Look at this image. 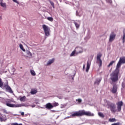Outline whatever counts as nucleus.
Masks as SVG:
<instances>
[{"label": "nucleus", "instance_id": "6e6552de", "mask_svg": "<svg viewBox=\"0 0 125 125\" xmlns=\"http://www.w3.org/2000/svg\"><path fill=\"white\" fill-rule=\"evenodd\" d=\"M110 83L111 84H112L113 86L111 90H110L111 92H112V93H113V94L117 93V92L118 91V85L116 83Z\"/></svg>", "mask_w": 125, "mask_h": 125}, {"label": "nucleus", "instance_id": "37998d69", "mask_svg": "<svg viewBox=\"0 0 125 125\" xmlns=\"http://www.w3.org/2000/svg\"><path fill=\"white\" fill-rule=\"evenodd\" d=\"M77 101H79V99H77Z\"/></svg>", "mask_w": 125, "mask_h": 125}, {"label": "nucleus", "instance_id": "9d476101", "mask_svg": "<svg viewBox=\"0 0 125 125\" xmlns=\"http://www.w3.org/2000/svg\"><path fill=\"white\" fill-rule=\"evenodd\" d=\"M90 65H91V61H88L87 62V66L86 68V73H88V71H89V69L90 68Z\"/></svg>", "mask_w": 125, "mask_h": 125}, {"label": "nucleus", "instance_id": "4c0bfd02", "mask_svg": "<svg viewBox=\"0 0 125 125\" xmlns=\"http://www.w3.org/2000/svg\"><path fill=\"white\" fill-rule=\"evenodd\" d=\"M2 1H3V0H0V3H1V2H2Z\"/></svg>", "mask_w": 125, "mask_h": 125}, {"label": "nucleus", "instance_id": "39448f33", "mask_svg": "<svg viewBox=\"0 0 125 125\" xmlns=\"http://www.w3.org/2000/svg\"><path fill=\"white\" fill-rule=\"evenodd\" d=\"M42 27L44 32L45 35L46 37H48V36H50V28H49V27L47 26L45 24H43L42 25Z\"/></svg>", "mask_w": 125, "mask_h": 125}, {"label": "nucleus", "instance_id": "bb28decb", "mask_svg": "<svg viewBox=\"0 0 125 125\" xmlns=\"http://www.w3.org/2000/svg\"><path fill=\"white\" fill-rule=\"evenodd\" d=\"M100 82H101V81L100 80H97L96 82H95L94 83V84H98V85H99V83H100Z\"/></svg>", "mask_w": 125, "mask_h": 125}, {"label": "nucleus", "instance_id": "dca6fc26", "mask_svg": "<svg viewBox=\"0 0 125 125\" xmlns=\"http://www.w3.org/2000/svg\"><path fill=\"white\" fill-rule=\"evenodd\" d=\"M77 55V51L76 50H74L70 55V57H72V56H76Z\"/></svg>", "mask_w": 125, "mask_h": 125}, {"label": "nucleus", "instance_id": "a878e982", "mask_svg": "<svg viewBox=\"0 0 125 125\" xmlns=\"http://www.w3.org/2000/svg\"><path fill=\"white\" fill-rule=\"evenodd\" d=\"M20 47L21 49H22V51H25V49L23 48V45H22V44H20Z\"/></svg>", "mask_w": 125, "mask_h": 125}, {"label": "nucleus", "instance_id": "e433bc0d", "mask_svg": "<svg viewBox=\"0 0 125 125\" xmlns=\"http://www.w3.org/2000/svg\"><path fill=\"white\" fill-rule=\"evenodd\" d=\"M82 102V99H79V103H81Z\"/></svg>", "mask_w": 125, "mask_h": 125}, {"label": "nucleus", "instance_id": "412c9836", "mask_svg": "<svg viewBox=\"0 0 125 125\" xmlns=\"http://www.w3.org/2000/svg\"><path fill=\"white\" fill-rule=\"evenodd\" d=\"M114 63H115V61H113L111 62H110V63L107 65L108 68H109V67L110 66H112V65H113V64H114Z\"/></svg>", "mask_w": 125, "mask_h": 125}, {"label": "nucleus", "instance_id": "20e7f679", "mask_svg": "<svg viewBox=\"0 0 125 125\" xmlns=\"http://www.w3.org/2000/svg\"><path fill=\"white\" fill-rule=\"evenodd\" d=\"M107 105L108 106V109H110V111L112 113H116V105L114 103H112L109 101L106 102Z\"/></svg>", "mask_w": 125, "mask_h": 125}, {"label": "nucleus", "instance_id": "b1692460", "mask_svg": "<svg viewBox=\"0 0 125 125\" xmlns=\"http://www.w3.org/2000/svg\"><path fill=\"white\" fill-rule=\"evenodd\" d=\"M26 100V96H23L22 97L20 98L21 101H25Z\"/></svg>", "mask_w": 125, "mask_h": 125}, {"label": "nucleus", "instance_id": "79ce46f5", "mask_svg": "<svg viewBox=\"0 0 125 125\" xmlns=\"http://www.w3.org/2000/svg\"><path fill=\"white\" fill-rule=\"evenodd\" d=\"M19 125H22V124H20Z\"/></svg>", "mask_w": 125, "mask_h": 125}, {"label": "nucleus", "instance_id": "58836bf2", "mask_svg": "<svg viewBox=\"0 0 125 125\" xmlns=\"http://www.w3.org/2000/svg\"><path fill=\"white\" fill-rule=\"evenodd\" d=\"M76 15L78 16V15H79V14H78V11H76Z\"/></svg>", "mask_w": 125, "mask_h": 125}, {"label": "nucleus", "instance_id": "473e14b6", "mask_svg": "<svg viewBox=\"0 0 125 125\" xmlns=\"http://www.w3.org/2000/svg\"><path fill=\"white\" fill-rule=\"evenodd\" d=\"M13 1H14V2H16V3H18V4H19V2L17 1V0H13Z\"/></svg>", "mask_w": 125, "mask_h": 125}, {"label": "nucleus", "instance_id": "f3484780", "mask_svg": "<svg viewBox=\"0 0 125 125\" xmlns=\"http://www.w3.org/2000/svg\"><path fill=\"white\" fill-rule=\"evenodd\" d=\"M53 62H54V59H52V60H50L48 62L47 64V65H50V64H52V63H53Z\"/></svg>", "mask_w": 125, "mask_h": 125}, {"label": "nucleus", "instance_id": "4468645a", "mask_svg": "<svg viewBox=\"0 0 125 125\" xmlns=\"http://www.w3.org/2000/svg\"><path fill=\"white\" fill-rule=\"evenodd\" d=\"M37 93L38 90H37V89H32L30 91L31 94H32L33 95H34V94H36Z\"/></svg>", "mask_w": 125, "mask_h": 125}, {"label": "nucleus", "instance_id": "423d86ee", "mask_svg": "<svg viewBox=\"0 0 125 125\" xmlns=\"http://www.w3.org/2000/svg\"><path fill=\"white\" fill-rule=\"evenodd\" d=\"M122 64H125V57H123L120 58L119 61L116 65V68L117 69H120Z\"/></svg>", "mask_w": 125, "mask_h": 125}, {"label": "nucleus", "instance_id": "7ed1b4c3", "mask_svg": "<svg viewBox=\"0 0 125 125\" xmlns=\"http://www.w3.org/2000/svg\"><path fill=\"white\" fill-rule=\"evenodd\" d=\"M6 105L8 107H10L11 108H17L18 107H21V104H11V102H12V101L10 99H7L6 101Z\"/></svg>", "mask_w": 125, "mask_h": 125}, {"label": "nucleus", "instance_id": "c03bdc74", "mask_svg": "<svg viewBox=\"0 0 125 125\" xmlns=\"http://www.w3.org/2000/svg\"><path fill=\"white\" fill-rule=\"evenodd\" d=\"M1 119H2L1 117H0V120H1Z\"/></svg>", "mask_w": 125, "mask_h": 125}, {"label": "nucleus", "instance_id": "c85d7f7f", "mask_svg": "<svg viewBox=\"0 0 125 125\" xmlns=\"http://www.w3.org/2000/svg\"><path fill=\"white\" fill-rule=\"evenodd\" d=\"M47 20L49 21H50L51 22H52L53 21V18L52 17H48L47 18Z\"/></svg>", "mask_w": 125, "mask_h": 125}, {"label": "nucleus", "instance_id": "1a4fd4ad", "mask_svg": "<svg viewBox=\"0 0 125 125\" xmlns=\"http://www.w3.org/2000/svg\"><path fill=\"white\" fill-rule=\"evenodd\" d=\"M116 105H117V111L118 112H121L122 111V106L124 105V102L123 101L118 102Z\"/></svg>", "mask_w": 125, "mask_h": 125}, {"label": "nucleus", "instance_id": "f8f14e48", "mask_svg": "<svg viewBox=\"0 0 125 125\" xmlns=\"http://www.w3.org/2000/svg\"><path fill=\"white\" fill-rule=\"evenodd\" d=\"M5 88L6 90L7 91H8V92H10V93H12L13 92L12 91V89H11V87L9 86L8 84L5 85Z\"/></svg>", "mask_w": 125, "mask_h": 125}, {"label": "nucleus", "instance_id": "0eeeda50", "mask_svg": "<svg viewBox=\"0 0 125 125\" xmlns=\"http://www.w3.org/2000/svg\"><path fill=\"white\" fill-rule=\"evenodd\" d=\"M101 57H102V54L99 53L97 55V63L98 64L99 67H102V60H101Z\"/></svg>", "mask_w": 125, "mask_h": 125}, {"label": "nucleus", "instance_id": "6ab92c4d", "mask_svg": "<svg viewBox=\"0 0 125 125\" xmlns=\"http://www.w3.org/2000/svg\"><path fill=\"white\" fill-rule=\"evenodd\" d=\"M27 54L28 56V57L29 58H32V53H31L30 51H28L27 52Z\"/></svg>", "mask_w": 125, "mask_h": 125}, {"label": "nucleus", "instance_id": "c756f323", "mask_svg": "<svg viewBox=\"0 0 125 125\" xmlns=\"http://www.w3.org/2000/svg\"><path fill=\"white\" fill-rule=\"evenodd\" d=\"M3 85V83H2V81H1V79L0 78V87H1Z\"/></svg>", "mask_w": 125, "mask_h": 125}, {"label": "nucleus", "instance_id": "aec40b11", "mask_svg": "<svg viewBox=\"0 0 125 125\" xmlns=\"http://www.w3.org/2000/svg\"><path fill=\"white\" fill-rule=\"evenodd\" d=\"M125 30H124V35L123 38V43H125Z\"/></svg>", "mask_w": 125, "mask_h": 125}, {"label": "nucleus", "instance_id": "5701e85b", "mask_svg": "<svg viewBox=\"0 0 125 125\" xmlns=\"http://www.w3.org/2000/svg\"><path fill=\"white\" fill-rule=\"evenodd\" d=\"M30 73L32 76H36V72H35V71H34L33 70H30Z\"/></svg>", "mask_w": 125, "mask_h": 125}, {"label": "nucleus", "instance_id": "393cba45", "mask_svg": "<svg viewBox=\"0 0 125 125\" xmlns=\"http://www.w3.org/2000/svg\"><path fill=\"white\" fill-rule=\"evenodd\" d=\"M98 115L100 117H101V118H104V114H103L102 112H99Z\"/></svg>", "mask_w": 125, "mask_h": 125}, {"label": "nucleus", "instance_id": "f03ea898", "mask_svg": "<svg viewBox=\"0 0 125 125\" xmlns=\"http://www.w3.org/2000/svg\"><path fill=\"white\" fill-rule=\"evenodd\" d=\"M79 116H87V117H93L94 114L93 113H91V112L89 111H85V110H79Z\"/></svg>", "mask_w": 125, "mask_h": 125}, {"label": "nucleus", "instance_id": "a18cd8bd", "mask_svg": "<svg viewBox=\"0 0 125 125\" xmlns=\"http://www.w3.org/2000/svg\"><path fill=\"white\" fill-rule=\"evenodd\" d=\"M72 80H74V78H72Z\"/></svg>", "mask_w": 125, "mask_h": 125}, {"label": "nucleus", "instance_id": "72a5a7b5", "mask_svg": "<svg viewBox=\"0 0 125 125\" xmlns=\"http://www.w3.org/2000/svg\"><path fill=\"white\" fill-rule=\"evenodd\" d=\"M18 123H13L11 124V125H19Z\"/></svg>", "mask_w": 125, "mask_h": 125}, {"label": "nucleus", "instance_id": "f257e3e1", "mask_svg": "<svg viewBox=\"0 0 125 125\" xmlns=\"http://www.w3.org/2000/svg\"><path fill=\"white\" fill-rule=\"evenodd\" d=\"M119 75H120V69L116 67V69L110 75V83H116L119 82Z\"/></svg>", "mask_w": 125, "mask_h": 125}, {"label": "nucleus", "instance_id": "7c9ffc66", "mask_svg": "<svg viewBox=\"0 0 125 125\" xmlns=\"http://www.w3.org/2000/svg\"><path fill=\"white\" fill-rule=\"evenodd\" d=\"M51 5L54 8V3L51 1H50Z\"/></svg>", "mask_w": 125, "mask_h": 125}, {"label": "nucleus", "instance_id": "c9c22d12", "mask_svg": "<svg viewBox=\"0 0 125 125\" xmlns=\"http://www.w3.org/2000/svg\"><path fill=\"white\" fill-rule=\"evenodd\" d=\"M21 116H24V112H21Z\"/></svg>", "mask_w": 125, "mask_h": 125}, {"label": "nucleus", "instance_id": "a211bd4d", "mask_svg": "<svg viewBox=\"0 0 125 125\" xmlns=\"http://www.w3.org/2000/svg\"><path fill=\"white\" fill-rule=\"evenodd\" d=\"M52 106H53V107H57V106H59V104H58V103H54L52 104Z\"/></svg>", "mask_w": 125, "mask_h": 125}, {"label": "nucleus", "instance_id": "2eb2a0df", "mask_svg": "<svg viewBox=\"0 0 125 125\" xmlns=\"http://www.w3.org/2000/svg\"><path fill=\"white\" fill-rule=\"evenodd\" d=\"M71 117H72V118H74V117H79V112H75L74 113H72Z\"/></svg>", "mask_w": 125, "mask_h": 125}, {"label": "nucleus", "instance_id": "9b49d317", "mask_svg": "<svg viewBox=\"0 0 125 125\" xmlns=\"http://www.w3.org/2000/svg\"><path fill=\"white\" fill-rule=\"evenodd\" d=\"M115 38H116V34L114 32H112L110 35L109 42H113L115 40Z\"/></svg>", "mask_w": 125, "mask_h": 125}, {"label": "nucleus", "instance_id": "a19ab883", "mask_svg": "<svg viewBox=\"0 0 125 125\" xmlns=\"http://www.w3.org/2000/svg\"><path fill=\"white\" fill-rule=\"evenodd\" d=\"M85 66L84 65V64H83V69H84Z\"/></svg>", "mask_w": 125, "mask_h": 125}, {"label": "nucleus", "instance_id": "2f4dec72", "mask_svg": "<svg viewBox=\"0 0 125 125\" xmlns=\"http://www.w3.org/2000/svg\"><path fill=\"white\" fill-rule=\"evenodd\" d=\"M3 112L4 114H8V113L7 112V110H6L5 109H3Z\"/></svg>", "mask_w": 125, "mask_h": 125}, {"label": "nucleus", "instance_id": "ddd939ff", "mask_svg": "<svg viewBox=\"0 0 125 125\" xmlns=\"http://www.w3.org/2000/svg\"><path fill=\"white\" fill-rule=\"evenodd\" d=\"M45 108L46 109H52L53 108V106L52 105V104H51V103H47L46 105H45Z\"/></svg>", "mask_w": 125, "mask_h": 125}, {"label": "nucleus", "instance_id": "cd10ccee", "mask_svg": "<svg viewBox=\"0 0 125 125\" xmlns=\"http://www.w3.org/2000/svg\"><path fill=\"white\" fill-rule=\"evenodd\" d=\"M0 4L1 6H2V7H5V6H6L5 3H3L2 2L0 3Z\"/></svg>", "mask_w": 125, "mask_h": 125}, {"label": "nucleus", "instance_id": "4be33fe9", "mask_svg": "<svg viewBox=\"0 0 125 125\" xmlns=\"http://www.w3.org/2000/svg\"><path fill=\"white\" fill-rule=\"evenodd\" d=\"M109 121L111 123H114V122H116V119L115 118H110L109 119Z\"/></svg>", "mask_w": 125, "mask_h": 125}, {"label": "nucleus", "instance_id": "ea45409f", "mask_svg": "<svg viewBox=\"0 0 125 125\" xmlns=\"http://www.w3.org/2000/svg\"><path fill=\"white\" fill-rule=\"evenodd\" d=\"M82 52H83V50H82V51H79V53H82Z\"/></svg>", "mask_w": 125, "mask_h": 125}, {"label": "nucleus", "instance_id": "f704fd0d", "mask_svg": "<svg viewBox=\"0 0 125 125\" xmlns=\"http://www.w3.org/2000/svg\"><path fill=\"white\" fill-rule=\"evenodd\" d=\"M74 24L76 27V28H79V24L77 23V22H74Z\"/></svg>", "mask_w": 125, "mask_h": 125}]
</instances>
